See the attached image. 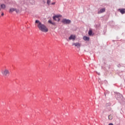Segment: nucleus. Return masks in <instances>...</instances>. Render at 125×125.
<instances>
[{
	"mask_svg": "<svg viewBox=\"0 0 125 125\" xmlns=\"http://www.w3.org/2000/svg\"><path fill=\"white\" fill-rule=\"evenodd\" d=\"M35 25L37 26L38 29L41 32H43L44 33H47L48 32V28L45 25L42 24V22H40V21L37 20L35 21Z\"/></svg>",
	"mask_w": 125,
	"mask_h": 125,
	"instance_id": "nucleus-1",
	"label": "nucleus"
},
{
	"mask_svg": "<svg viewBox=\"0 0 125 125\" xmlns=\"http://www.w3.org/2000/svg\"><path fill=\"white\" fill-rule=\"evenodd\" d=\"M1 73L3 77H7L10 75V71H9V69L7 68H5L1 70Z\"/></svg>",
	"mask_w": 125,
	"mask_h": 125,
	"instance_id": "nucleus-2",
	"label": "nucleus"
},
{
	"mask_svg": "<svg viewBox=\"0 0 125 125\" xmlns=\"http://www.w3.org/2000/svg\"><path fill=\"white\" fill-rule=\"evenodd\" d=\"M60 17H61V15H56L54 16L53 17V19L54 20H55V21H57L58 22H59L60 21V18H59Z\"/></svg>",
	"mask_w": 125,
	"mask_h": 125,
	"instance_id": "nucleus-3",
	"label": "nucleus"
},
{
	"mask_svg": "<svg viewBox=\"0 0 125 125\" xmlns=\"http://www.w3.org/2000/svg\"><path fill=\"white\" fill-rule=\"evenodd\" d=\"M62 22L63 23V24H70L71 23V20L63 19H62Z\"/></svg>",
	"mask_w": 125,
	"mask_h": 125,
	"instance_id": "nucleus-4",
	"label": "nucleus"
},
{
	"mask_svg": "<svg viewBox=\"0 0 125 125\" xmlns=\"http://www.w3.org/2000/svg\"><path fill=\"white\" fill-rule=\"evenodd\" d=\"M72 45H74L75 46H76V47H77V48H80V47H81L82 44L81 43L79 42H73L72 43Z\"/></svg>",
	"mask_w": 125,
	"mask_h": 125,
	"instance_id": "nucleus-5",
	"label": "nucleus"
},
{
	"mask_svg": "<svg viewBox=\"0 0 125 125\" xmlns=\"http://www.w3.org/2000/svg\"><path fill=\"white\" fill-rule=\"evenodd\" d=\"M76 35H71L69 37V40H73V41H75L76 40Z\"/></svg>",
	"mask_w": 125,
	"mask_h": 125,
	"instance_id": "nucleus-6",
	"label": "nucleus"
},
{
	"mask_svg": "<svg viewBox=\"0 0 125 125\" xmlns=\"http://www.w3.org/2000/svg\"><path fill=\"white\" fill-rule=\"evenodd\" d=\"M105 11H106V9H105V8L101 9L98 12V14H100V13H103V12H105Z\"/></svg>",
	"mask_w": 125,
	"mask_h": 125,
	"instance_id": "nucleus-7",
	"label": "nucleus"
},
{
	"mask_svg": "<svg viewBox=\"0 0 125 125\" xmlns=\"http://www.w3.org/2000/svg\"><path fill=\"white\" fill-rule=\"evenodd\" d=\"M119 11H120L122 14H125V9H119Z\"/></svg>",
	"mask_w": 125,
	"mask_h": 125,
	"instance_id": "nucleus-8",
	"label": "nucleus"
},
{
	"mask_svg": "<svg viewBox=\"0 0 125 125\" xmlns=\"http://www.w3.org/2000/svg\"><path fill=\"white\" fill-rule=\"evenodd\" d=\"M13 11H16V12H17V10H16V9H14L13 8L10 9L9 12H13Z\"/></svg>",
	"mask_w": 125,
	"mask_h": 125,
	"instance_id": "nucleus-9",
	"label": "nucleus"
},
{
	"mask_svg": "<svg viewBox=\"0 0 125 125\" xmlns=\"http://www.w3.org/2000/svg\"><path fill=\"white\" fill-rule=\"evenodd\" d=\"M83 40H84V41H89V37H87L86 36H84L83 37Z\"/></svg>",
	"mask_w": 125,
	"mask_h": 125,
	"instance_id": "nucleus-10",
	"label": "nucleus"
},
{
	"mask_svg": "<svg viewBox=\"0 0 125 125\" xmlns=\"http://www.w3.org/2000/svg\"><path fill=\"white\" fill-rule=\"evenodd\" d=\"M108 119L109 120H113V115L110 114L109 115H108Z\"/></svg>",
	"mask_w": 125,
	"mask_h": 125,
	"instance_id": "nucleus-11",
	"label": "nucleus"
},
{
	"mask_svg": "<svg viewBox=\"0 0 125 125\" xmlns=\"http://www.w3.org/2000/svg\"><path fill=\"white\" fill-rule=\"evenodd\" d=\"M89 36H92V30H90L88 32Z\"/></svg>",
	"mask_w": 125,
	"mask_h": 125,
	"instance_id": "nucleus-12",
	"label": "nucleus"
},
{
	"mask_svg": "<svg viewBox=\"0 0 125 125\" xmlns=\"http://www.w3.org/2000/svg\"><path fill=\"white\" fill-rule=\"evenodd\" d=\"M1 8H2L3 9H4V8H5V5L4 4H2L0 5Z\"/></svg>",
	"mask_w": 125,
	"mask_h": 125,
	"instance_id": "nucleus-13",
	"label": "nucleus"
},
{
	"mask_svg": "<svg viewBox=\"0 0 125 125\" xmlns=\"http://www.w3.org/2000/svg\"><path fill=\"white\" fill-rule=\"evenodd\" d=\"M51 1L50 0H47V4H48V5H49V4H50Z\"/></svg>",
	"mask_w": 125,
	"mask_h": 125,
	"instance_id": "nucleus-14",
	"label": "nucleus"
},
{
	"mask_svg": "<svg viewBox=\"0 0 125 125\" xmlns=\"http://www.w3.org/2000/svg\"><path fill=\"white\" fill-rule=\"evenodd\" d=\"M48 22L50 23V24H53V23H52V21L51 20H49V21H48Z\"/></svg>",
	"mask_w": 125,
	"mask_h": 125,
	"instance_id": "nucleus-15",
	"label": "nucleus"
},
{
	"mask_svg": "<svg viewBox=\"0 0 125 125\" xmlns=\"http://www.w3.org/2000/svg\"><path fill=\"white\" fill-rule=\"evenodd\" d=\"M51 4H52V5H54V4H55V2H54L52 3Z\"/></svg>",
	"mask_w": 125,
	"mask_h": 125,
	"instance_id": "nucleus-16",
	"label": "nucleus"
},
{
	"mask_svg": "<svg viewBox=\"0 0 125 125\" xmlns=\"http://www.w3.org/2000/svg\"><path fill=\"white\" fill-rule=\"evenodd\" d=\"M4 15V14L3 13H1V16H3Z\"/></svg>",
	"mask_w": 125,
	"mask_h": 125,
	"instance_id": "nucleus-17",
	"label": "nucleus"
},
{
	"mask_svg": "<svg viewBox=\"0 0 125 125\" xmlns=\"http://www.w3.org/2000/svg\"><path fill=\"white\" fill-rule=\"evenodd\" d=\"M108 125H114L112 123H110Z\"/></svg>",
	"mask_w": 125,
	"mask_h": 125,
	"instance_id": "nucleus-18",
	"label": "nucleus"
},
{
	"mask_svg": "<svg viewBox=\"0 0 125 125\" xmlns=\"http://www.w3.org/2000/svg\"><path fill=\"white\" fill-rule=\"evenodd\" d=\"M0 10H1V9L0 8Z\"/></svg>",
	"mask_w": 125,
	"mask_h": 125,
	"instance_id": "nucleus-19",
	"label": "nucleus"
}]
</instances>
